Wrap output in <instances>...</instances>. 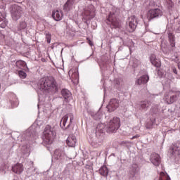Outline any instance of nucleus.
<instances>
[{"label": "nucleus", "mask_w": 180, "mask_h": 180, "mask_svg": "<svg viewBox=\"0 0 180 180\" xmlns=\"http://www.w3.org/2000/svg\"><path fill=\"white\" fill-rule=\"evenodd\" d=\"M56 139V130L51 126L46 125L43 132V142L44 144H53Z\"/></svg>", "instance_id": "f257e3e1"}, {"label": "nucleus", "mask_w": 180, "mask_h": 180, "mask_svg": "<svg viewBox=\"0 0 180 180\" xmlns=\"http://www.w3.org/2000/svg\"><path fill=\"white\" fill-rule=\"evenodd\" d=\"M57 88L56 80L53 77H43L39 81V89L42 91H49Z\"/></svg>", "instance_id": "f03ea898"}, {"label": "nucleus", "mask_w": 180, "mask_h": 180, "mask_svg": "<svg viewBox=\"0 0 180 180\" xmlns=\"http://www.w3.org/2000/svg\"><path fill=\"white\" fill-rule=\"evenodd\" d=\"M105 22L111 29H120V26H122L120 20L116 18V15L114 13H110Z\"/></svg>", "instance_id": "7ed1b4c3"}, {"label": "nucleus", "mask_w": 180, "mask_h": 180, "mask_svg": "<svg viewBox=\"0 0 180 180\" xmlns=\"http://www.w3.org/2000/svg\"><path fill=\"white\" fill-rule=\"evenodd\" d=\"M120 127V118L115 117L111 119L106 125L107 133H115Z\"/></svg>", "instance_id": "20e7f679"}, {"label": "nucleus", "mask_w": 180, "mask_h": 180, "mask_svg": "<svg viewBox=\"0 0 180 180\" xmlns=\"http://www.w3.org/2000/svg\"><path fill=\"white\" fill-rule=\"evenodd\" d=\"M73 120L74 115L72 113H68L62 118L60 126L63 130H67V128L70 127Z\"/></svg>", "instance_id": "39448f33"}, {"label": "nucleus", "mask_w": 180, "mask_h": 180, "mask_svg": "<svg viewBox=\"0 0 180 180\" xmlns=\"http://www.w3.org/2000/svg\"><path fill=\"white\" fill-rule=\"evenodd\" d=\"M162 11L160 8H152L150 9L146 13V18L148 20H153L157 18H161L162 16Z\"/></svg>", "instance_id": "423d86ee"}, {"label": "nucleus", "mask_w": 180, "mask_h": 180, "mask_svg": "<svg viewBox=\"0 0 180 180\" xmlns=\"http://www.w3.org/2000/svg\"><path fill=\"white\" fill-rule=\"evenodd\" d=\"M82 17L84 20H91V19H94L95 18V8L94 7L88 8L85 9L82 13Z\"/></svg>", "instance_id": "0eeeda50"}, {"label": "nucleus", "mask_w": 180, "mask_h": 180, "mask_svg": "<svg viewBox=\"0 0 180 180\" xmlns=\"http://www.w3.org/2000/svg\"><path fill=\"white\" fill-rule=\"evenodd\" d=\"M22 8L20 6H15L11 11V15L13 20H18L22 18Z\"/></svg>", "instance_id": "6e6552de"}, {"label": "nucleus", "mask_w": 180, "mask_h": 180, "mask_svg": "<svg viewBox=\"0 0 180 180\" xmlns=\"http://www.w3.org/2000/svg\"><path fill=\"white\" fill-rule=\"evenodd\" d=\"M129 28L128 30L130 33L134 32L136 30V27H137V19L135 15H131L128 19Z\"/></svg>", "instance_id": "1a4fd4ad"}, {"label": "nucleus", "mask_w": 180, "mask_h": 180, "mask_svg": "<svg viewBox=\"0 0 180 180\" xmlns=\"http://www.w3.org/2000/svg\"><path fill=\"white\" fill-rule=\"evenodd\" d=\"M117 108H119V101L116 98H112L110 101L109 105H107L108 112H114Z\"/></svg>", "instance_id": "9d476101"}, {"label": "nucleus", "mask_w": 180, "mask_h": 180, "mask_svg": "<svg viewBox=\"0 0 180 180\" xmlns=\"http://www.w3.org/2000/svg\"><path fill=\"white\" fill-rule=\"evenodd\" d=\"M150 162H152L153 165L158 167V165L161 164V158H160V155L156 153H152L150 155Z\"/></svg>", "instance_id": "9b49d317"}, {"label": "nucleus", "mask_w": 180, "mask_h": 180, "mask_svg": "<svg viewBox=\"0 0 180 180\" xmlns=\"http://www.w3.org/2000/svg\"><path fill=\"white\" fill-rule=\"evenodd\" d=\"M178 99V96L176 94H165L164 96V100L168 105H171L172 103H174V102H176Z\"/></svg>", "instance_id": "f8f14e48"}, {"label": "nucleus", "mask_w": 180, "mask_h": 180, "mask_svg": "<svg viewBox=\"0 0 180 180\" xmlns=\"http://www.w3.org/2000/svg\"><path fill=\"white\" fill-rule=\"evenodd\" d=\"M66 144L68 147H75V144H77V137H75V135H69L66 140Z\"/></svg>", "instance_id": "ddd939ff"}, {"label": "nucleus", "mask_w": 180, "mask_h": 180, "mask_svg": "<svg viewBox=\"0 0 180 180\" xmlns=\"http://www.w3.org/2000/svg\"><path fill=\"white\" fill-rule=\"evenodd\" d=\"M63 16L64 15L63 14V11H61L60 10H53V11L52 12V18L56 22H59V20H61Z\"/></svg>", "instance_id": "4468645a"}, {"label": "nucleus", "mask_w": 180, "mask_h": 180, "mask_svg": "<svg viewBox=\"0 0 180 180\" xmlns=\"http://www.w3.org/2000/svg\"><path fill=\"white\" fill-rule=\"evenodd\" d=\"M12 171L15 174H18V175L23 172V165L20 163H17L12 167Z\"/></svg>", "instance_id": "2eb2a0df"}, {"label": "nucleus", "mask_w": 180, "mask_h": 180, "mask_svg": "<svg viewBox=\"0 0 180 180\" xmlns=\"http://www.w3.org/2000/svg\"><path fill=\"white\" fill-rule=\"evenodd\" d=\"M150 61L151 64L154 65V67H156L157 68H160V67H161V62L157 60V57L155 56V55H150Z\"/></svg>", "instance_id": "dca6fc26"}, {"label": "nucleus", "mask_w": 180, "mask_h": 180, "mask_svg": "<svg viewBox=\"0 0 180 180\" xmlns=\"http://www.w3.org/2000/svg\"><path fill=\"white\" fill-rule=\"evenodd\" d=\"M172 154L180 158V143H176L172 147Z\"/></svg>", "instance_id": "f3484780"}, {"label": "nucleus", "mask_w": 180, "mask_h": 180, "mask_svg": "<svg viewBox=\"0 0 180 180\" xmlns=\"http://www.w3.org/2000/svg\"><path fill=\"white\" fill-rule=\"evenodd\" d=\"M137 172H139V165L137 164H133L130 167L129 175L134 178V176H136Z\"/></svg>", "instance_id": "a211bd4d"}, {"label": "nucleus", "mask_w": 180, "mask_h": 180, "mask_svg": "<svg viewBox=\"0 0 180 180\" xmlns=\"http://www.w3.org/2000/svg\"><path fill=\"white\" fill-rule=\"evenodd\" d=\"M149 79H150V77H148V75H144L137 79L136 84H138V85H143L144 84H147Z\"/></svg>", "instance_id": "6ab92c4d"}, {"label": "nucleus", "mask_w": 180, "mask_h": 180, "mask_svg": "<svg viewBox=\"0 0 180 180\" xmlns=\"http://www.w3.org/2000/svg\"><path fill=\"white\" fill-rule=\"evenodd\" d=\"M6 25H8V21L5 18V15L0 12V27L5 29V27H6Z\"/></svg>", "instance_id": "aec40b11"}, {"label": "nucleus", "mask_w": 180, "mask_h": 180, "mask_svg": "<svg viewBox=\"0 0 180 180\" xmlns=\"http://www.w3.org/2000/svg\"><path fill=\"white\" fill-rule=\"evenodd\" d=\"M61 95L65 98V102H68V98L71 96V92L68 89H63L61 91Z\"/></svg>", "instance_id": "412c9836"}, {"label": "nucleus", "mask_w": 180, "mask_h": 180, "mask_svg": "<svg viewBox=\"0 0 180 180\" xmlns=\"http://www.w3.org/2000/svg\"><path fill=\"white\" fill-rule=\"evenodd\" d=\"M105 130L106 131V126H105L103 124H98L96 128V133H105Z\"/></svg>", "instance_id": "4be33fe9"}, {"label": "nucleus", "mask_w": 180, "mask_h": 180, "mask_svg": "<svg viewBox=\"0 0 180 180\" xmlns=\"http://www.w3.org/2000/svg\"><path fill=\"white\" fill-rule=\"evenodd\" d=\"M15 65L18 68H20V70H25V68H27V66H26V62L23 60H18L15 63Z\"/></svg>", "instance_id": "5701e85b"}, {"label": "nucleus", "mask_w": 180, "mask_h": 180, "mask_svg": "<svg viewBox=\"0 0 180 180\" xmlns=\"http://www.w3.org/2000/svg\"><path fill=\"white\" fill-rule=\"evenodd\" d=\"M168 38H169V41L170 43L171 47H174L175 46V35L172 34V32H169L168 34Z\"/></svg>", "instance_id": "b1692460"}, {"label": "nucleus", "mask_w": 180, "mask_h": 180, "mask_svg": "<svg viewBox=\"0 0 180 180\" xmlns=\"http://www.w3.org/2000/svg\"><path fill=\"white\" fill-rule=\"evenodd\" d=\"M99 172L103 176H108V174H109V169L106 166H103L100 168Z\"/></svg>", "instance_id": "393cba45"}, {"label": "nucleus", "mask_w": 180, "mask_h": 180, "mask_svg": "<svg viewBox=\"0 0 180 180\" xmlns=\"http://www.w3.org/2000/svg\"><path fill=\"white\" fill-rule=\"evenodd\" d=\"M8 99L11 102V104L13 106L15 102H16V95L13 93L8 94Z\"/></svg>", "instance_id": "a878e982"}, {"label": "nucleus", "mask_w": 180, "mask_h": 180, "mask_svg": "<svg viewBox=\"0 0 180 180\" xmlns=\"http://www.w3.org/2000/svg\"><path fill=\"white\" fill-rule=\"evenodd\" d=\"M69 75L70 76V79L74 80V79H78V72L77 71H75L73 70H70L68 72Z\"/></svg>", "instance_id": "bb28decb"}, {"label": "nucleus", "mask_w": 180, "mask_h": 180, "mask_svg": "<svg viewBox=\"0 0 180 180\" xmlns=\"http://www.w3.org/2000/svg\"><path fill=\"white\" fill-rule=\"evenodd\" d=\"M72 0H68L63 6L64 11H70L71 6H72Z\"/></svg>", "instance_id": "cd10ccee"}, {"label": "nucleus", "mask_w": 180, "mask_h": 180, "mask_svg": "<svg viewBox=\"0 0 180 180\" xmlns=\"http://www.w3.org/2000/svg\"><path fill=\"white\" fill-rule=\"evenodd\" d=\"M150 106H151V101H142L141 103V109H147Z\"/></svg>", "instance_id": "c85d7f7f"}, {"label": "nucleus", "mask_w": 180, "mask_h": 180, "mask_svg": "<svg viewBox=\"0 0 180 180\" xmlns=\"http://www.w3.org/2000/svg\"><path fill=\"white\" fill-rule=\"evenodd\" d=\"M26 27H27V23H26V22L25 21L20 22V24L18 27L19 31L25 30Z\"/></svg>", "instance_id": "c756f323"}, {"label": "nucleus", "mask_w": 180, "mask_h": 180, "mask_svg": "<svg viewBox=\"0 0 180 180\" xmlns=\"http://www.w3.org/2000/svg\"><path fill=\"white\" fill-rule=\"evenodd\" d=\"M160 180H171L169 176L167 174H165L164 172H160Z\"/></svg>", "instance_id": "7c9ffc66"}, {"label": "nucleus", "mask_w": 180, "mask_h": 180, "mask_svg": "<svg viewBox=\"0 0 180 180\" xmlns=\"http://www.w3.org/2000/svg\"><path fill=\"white\" fill-rule=\"evenodd\" d=\"M18 75H19L20 78H22V79H25V78H26V77H27V75L26 74V72H25L22 70L18 71Z\"/></svg>", "instance_id": "2f4dec72"}, {"label": "nucleus", "mask_w": 180, "mask_h": 180, "mask_svg": "<svg viewBox=\"0 0 180 180\" xmlns=\"http://www.w3.org/2000/svg\"><path fill=\"white\" fill-rule=\"evenodd\" d=\"M46 41H47L48 44L51 43V34H47L46 37Z\"/></svg>", "instance_id": "473e14b6"}, {"label": "nucleus", "mask_w": 180, "mask_h": 180, "mask_svg": "<svg viewBox=\"0 0 180 180\" xmlns=\"http://www.w3.org/2000/svg\"><path fill=\"white\" fill-rule=\"evenodd\" d=\"M151 112L153 113H157L158 112V106H155V107H153L151 109H150Z\"/></svg>", "instance_id": "72a5a7b5"}, {"label": "nucleus", "mask_w": 180, "mask_h": 180, "mask_svg": "<svg viewBox=\"0 0 180 180\" xmlns=\"http://www.w3.org/2000/svg\"><path fill=\"white\" fill-rule=\"evenodd\" d=\"M167 4H168L169 8H174V2H172V0H171V1H167Z\"/></svg>", "instance_id": "f704fd0d"}, {"label": "nucleus", "mask_w": 180, "mask_h": 180, "mask_svg": "<svg viewBox=\"0 0 180 180\" xmlns=\"http://www.w3.org/2000/svg\"><path fill=\"white\" fill-rule=\"evenodd\" d=\"M87 41L89 46H94V43L92 42V41H91V39H89V38H87Z\"/></svg>", "instance_id": "c9c22d12"}, {"label": "nucleus", "mask_w": 180, "mask_h": 180, "mask_svg": "<svg viewBox=\"0 0 180 180\" xmlns=\"http://www.w3.org/2000/svg\"><path fill=\"white\" fill-rule=\"evenodd\" d=\"M137 137H140V136H139V135L134 136L132 137V139H137Z\"/></svg>", "instance_id": "e433bc0d"}, {"label": "nucleus", "mask_w": 180, "mask_h": 180, "mask_svg": "<svg viewBox=\"0 0 180 180\" xmlns=\"http://www.w3.org/2000/svg\"><path fill=\"white\" fill-rule=\"evenodd\" d=\"M174 72L175 74H176V70H174Z\"/></svg>", "instance_id": "4c0bfd02"}, {"label": "nucleus", "mask_w": 180, "mask_h": 180, "mask_svg": "<svg viewBox=\"0 0 180 180\" xmlns=\"http://www.w3.org/2000/svg\"><path fill=\"white\" fill-rule=\"evenodd\" d=\"M167 1H169V2H171V0H167Z\"/></svg>", "instance_id": "58836bf2"}]
</instances>
